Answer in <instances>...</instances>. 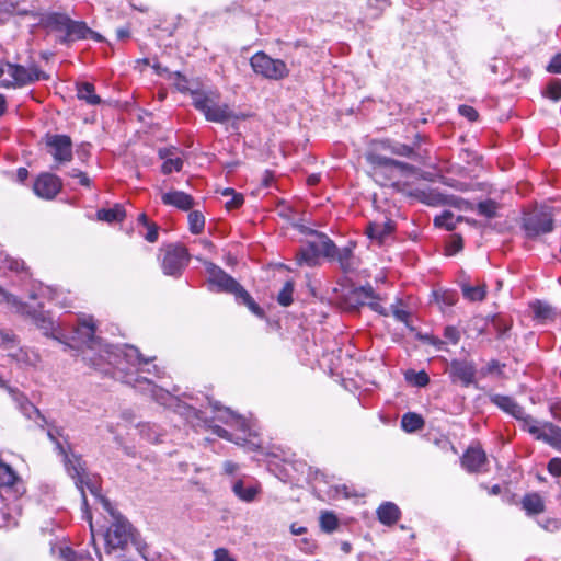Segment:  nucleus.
I'll list each match as a JSON object with an SVG mask.
<instances>
[{
  "label": "nucleus",
  "mask_w": 561,
  "mask_h": 561,
  "mask_svg": "<svg viewBox=\"0 0 561 561\" xmlns=\"http://www.w3.org/2000/svg\"><path fill=\"white\" fill-rule=\"evenodd\" d=\"M147 228V233L144 236V238L150 242L153 243L158 240L159 237V227L154 222H151Z\"/></svg>",
  "instance_id": "63"
},
{
  "label": "nucleus",
  "mask_w": 561,
  "mask_h": 561,
  "mask_svg": "<svg viewBox=\"0 0 561 561\" xmlns=\"http://www.w3.org/2000/svg\"><path fill=\"white\" fill-rule=\"evenodd\" d=\"M443 335L448 342H450L454 345L458 344V342L461 339V333L459 329L455 325L445 327Z\"/></svg>",
  "instance_id": "54"
},
{
  "label": "nucleus",
  "mask_w": 561,
  "mask_h": 561,
  "mask_svg": "<svg viewBox=\"0 0 561 561\" xmlns=\"http://www.w3.org/2000/svg\"><path fill=\"white\" fill-rule=\"evenodd\" d=\"M391 313L397 321L408 325L410 319V312L405 309L399 308L397 305L391 306Z\"/></svg>",
  "instance_id": "55"
},
{
  "label": "nucleus",
  "mask_w": 561,
  "mask_h": 561,
  "mask_svg": "<svg viewBox=\"0 0 561 561\" xmlns=\"http://www.w3.org/2000/svg\"><path fill=\"white\" fill-rule=\"evenodd\" d=\"M7 391L15 402L19 411L28 420L39 419L43 423H46L45 416L41 411L28 400V398L16 388L7 387Z\"/></svg>",
  "instance_id": "19"
},
{
  "label": "nucleus",
  "mask_w": 561,
  "mask_h": 561,
  "mask_svg": "<svg viewBox=\"0 0 561 561\" xmlns=\"http://www.w3.org/2000/svg\"><path fill=\"white\" fill-rule=\"evenodd\" d=\"M238 304H242L259 318H264V310L254 301L251 295L242 287L234 297Z\"/></svg>",
  "instance_id": "36"
},
{
  "label": "nucleus",
  "mask_w": 561,
  "mask_h": 561,
  "mask_svg": "<svg viewBox=\"0 0 561 561\" xmlns=\"http://www.w3.org/2000/svg\"><path fill=\"white\" fill-rule=\"evenodd\" d=\"M201 421L204 422L206 427H209L214 434L217 436L233 442L237 445L243 446L249 437L252 435H255V433L252 430L251 424L241 415L237 414L233 419V421L230 423L229 426L234 427L240 434H232L226 428L219 426V425H213L211 421L208 419H202Z\"/></svg>",
  "instance_id": "10"
},
{
  "label": "nucleus",
  "mask_w": 561,
  "mask_h": 561,
  "mask_svg": "<svg viewBox=\"0 0 561 561\" xmlns=\"http://www.w3.org/2000/svg\"><path fill=\"white\" fill-rule=\"evenodd\" d=\"M327 257L336 260L339 262L341 270L344 273H350L355 270V259L353 254V249L351 247H344L342 249H339L335 245L333 253L327 255Z\"/></svg>",
  "instance_id": "25"
},
{
  "label": "nucleus",
  "mask_w": 561,
  "mask_h": 561,
  "mask_svg": "<svg viewBox=\"0 0 561 561\" xmlns=\"http://www.w3.org/2000/svg\"><path fill=\"white\" fill-rule=\"evenodd\" d=\"M214 561H236L228 549L226 548H217L214 551Z\"/></svg>",
  "instance_id": "64"
},
{
  "label": "nucleus",
  "mask_w": 561,
  "mask_h": 561,
  "mask_svg": "<svg viewBox=\"0 0 561 561\" xmlns=\"http://www.w3.org/2000/svg\"><path fill=\"white\" fill-rule=\"evenodd\" d=\"M114 520L105 534V543L108 550L123 549L133 537V526L119 514H115L113 508L108 512Z\"/></svg>",
  "instance_id": "9"
},
{
  "label": "nucleus",
  "mask_w": 561,
  "mask_h": 561,
  "mask_svg": "<svg viewBox=\"0 0 561 561\" xmlns=\"http://www.w3.org/2000/svg\"><path fill=\"white\" fill-rule=\"evenodd\" d=\"M18 479L16 472L0 459V486H12Z\"/></svg>",
  "instance_id": "43"
},
{
  "label": "nucleus",
  "mask_w": 561,
  "mask_h": 561,
  "mask_svg": "<svg viewBox=\"0 0 561 561\" xmlns=\"http://www.w3.org/2000/svg\"><path fill=\"white\" fill-rule=\"evenodd\" d=\"M140 436L149 443L157 444L161 442L163 433L157 424L142 423L139 425Z\"/></svg>",
  "instance_id": "38"
},
{
  "label": "nucleus",
  "mask_w": 561,
  "mask_h": 561,
  "mask_svg": "<svg viewBox=\"0 0 561 561\" xmlns=\"http://www.w3.org/2000/svg\"><path fill=\"white\" fill-rule=\"evenodd\" d=\"M405 380L416 387H425L430 382V377L426 371H415L410 369L405 373Z\"/></svg>",
  "instance_id": "47"
},
{
  "label": "nucleus",
  "mask_w": 561,
  "mask_h": 561,
  "mask_svg": "<svg viewBox=\"0 0 561 561\" xmlns=\"http://www.w3.org/2000/svg\"><path fill=\"white\" fill-rule=\"evenodd\" d=\"M379 144L381 149L388 150L396 156L409 158L417 162L422 160L421 153L414 151L413 146L402 144L392 139H385L381 140Z\"/></svg>",
  "instance_id": "23"
},
{
  "label": "nucleus",
  "mask_w": 561,
  "mask_h": 561,
  "mask_svg": "<svg viewBox=\"0 0 561 561\" xmlns=\"http://www.w3.org/2000/svg\"><path fill=\"white\" fill-rule=\"evenodd\" d=\"M367 161L375 167L392 168L394 167L396 159L381 156L379 153L369 152L366 156Z\"/></svg>",
  "instance_id": "51"
},
{
  "label": "nucleus",
  "mask_w": 561,
  "mask_h": 561,
  "mask_svg": "<svg viewBox=\"0 0 561 561\" xmlns=\"http://www.w3.org/2000/svg\"><path fill=\"white\" fill-rule=\"evenodd\" d=\"M490 401L505 413L518 420L523 417L525 409L510 396L491 394Z\"/></svg>",
  "instance_id": "24"
},
{
  "label": "nucleus",
  "mask_w": 561,
  "mask_h": 561,
  "mask_svg": "<svg viewBox=\"0 0 561 561\" xmlns=\"http://www.w3.org/2000/svg\"><path fill=\"white\" fill-rule=\"evenodd\" d=\"M486 463V455L480 447H470L461 458V465L468 472H479Z\"/></svg>",
  "instance_id": "21"
},
{
  "label": "nucleus",
  "mask_w": 561,
  "mask_h": 561,
  "mask_svg": "<svg viewBox=\"0 0 561 561\" xmlns=\"http://www.w3.org/2000/svg\"><path fill=\"white\" fill-rule=\"evenodd\" d=\"M393 224L388 220L386 222H369L366 228L368 238L382 243L385 238L393 231Z\"/></svg>",
  "instance_id": "29"
},
{
  "label": "nucleus",
  "mask_w": 561,
  "mask_h": 561,
  "mask_svg": "<svg viewBox=\"0 0 561 561\" xmlns=\"http://www.w3.org/2000/svg\"><path fill=\"white\" fill-rule=\"evenodd\" d=\"M122 381L124 383L130 385L136 389L141 391H149L152 399L161 405L167 408L174 409L180 414L185 415L186 417L195 416L198 420H202V412L184 404L178 397L173 396L171 392L156 386L150 379L141 376H134L133 374H125L122 377Z\"/></svg>",
  "instance_id": "2"
},
{
  "label": "nucleus",
  "mask_w": 561,
  "mask_h": 561,
  "mask_svg": "<svg viewBox=\"0 0 561 561\" xmlns=\"http://www.w3.org/2000/svg\"><path fill=\"white\" fill-rule=\"evenodd\" d=\"M550 73H561V54H556L546 67Z\"/></svg>",
  "instance_id": "60"
},
{
  "label": "nucleus",
  "mask_w": 561,
  "mask_h": 561,
  "mask_svg": "<svg viewBox=\"0 0 561 561\" xmlns=\"http://www.w3.org/2000/svg\"><path fill=\"white\" fill-rule=\"evenodd\" d=\"M339 526V519L332 512H324L320 516V527L324 533H332Z\"/></svg>",
  "instance_id": "48"
},
{
  "label": "nucleus",
  "mask_w": 561,
  "mask_h": 561,
  "mask_svg": "<svg viewBox=\"0 0 561 561\" xmlns=\"http://www.w3.org/2000/svg\"><path fill=\"white\" fill-rule=\"evenodd\" d=\"M547 469L550 474H552L554 477H560L561 476V458L554 457V458L550 459L548 462Z\"/></svg>",
  "instance_id": "62"
},
{
  "label": "nucleus",
  "mask_w": 561,
  "mask_h": 561,
  "mask_svg": "<svg viewBox=\"0 0 561 561\" xmlns=\"http://www.w3.org/2000/svg\"><path fill=\"white\" fill-rule=\"evenodd\" d=\"M161 201L167 206H173L187 211L194 206V198L183 191H170L161 195Z\"/></svg>",
  "instance_id": "22"
},
{
  "label": "nucleus",
  "mask_w": 561,
  "mask_h": 561,
  "mask_svg": "<svg viewBox=\"0 0 561 561\" xmlns=\"http://www.w3.org/2000/svg\"><path fill=\"white\" fill-rule=\"evenodd\" d=\"M252 70L268 80H283L289 75V68L280 59H274L264 51H257L250 58Z\"/></svg>",
  "instance_id": "8"
},
{
  "label": "nucleus",
  "mask_w": 561,
  "mask_h": 561,
  "mask_svg": "<svg viewBox=\"0 0 561 561\" xmlns=\"http://www.w3.org/2000/svg\"><path fill=\"white\" fill-rule=\"evenodd\" d=\"M83 472H84V476H83L82 482H78L77 478H72V479L75 480L77 488H79L81 490L82 504H83L84 508L88 507L87 496L83 491V486L85 485L89 489L90 493L103 505L104 510L107 512H111V510H112L111 502L108 501V499H106L105 496H103L101 494L98 483L95 481H92L90 478H88L84 466H83Z\"/></svg>",
  "instance_id": "20"
},
{
  "label": "nucleus",
  "mask_w": 561,
  "mask_h": 561,
  "mask_svg": "<svg viewBox=\"0 0 561 561\" xmlns=\"http://www.w3.org/2000/svg\"><path fill=\"white\" fill-rule=\"evenodd\" d=\"M126 217L125 208L121 204H115L112 208H102L96 211V218L106 222L123 221Z\"/></svg>",
  "instance_id": "33"
},
{
  "label": "nucleus",
  "mask_w": 561,
  "mask_h": 561,
  "mask_svg": "<svg viewBox=\"0 0 561 561\" xmlns=\"http://www.w3.org/2000/svg\"><path fill=\"white\" fill-rule=\"evenodd\" d=\"M49 439L55 444L58 454L62 456L65 468L71 478H77L78 482L83 481V461L81 456L71 451L70 447H65L53 431L47 433Z\"/></svg>",
  "instance_id": "15"
},
{
  "label": "nucleus",
  "mask_w": 561,
  "mask_h": 561,
  "mask_svg": "<svg viewBox=\"0 0 561 561\" xmlns=\"http://www.w3.org/2000/svg\"><path fill=\"white\" fill-rule=\"evenodd\" d=\"M41 24L47 31L60 34L59 43L68 44L76 41V30L79 28L80 21L71 20L65 13L48 12L42 16Z\"/></svg>",
  "instance_id": "7"
},
{
  "label": "nucleus",
  "mask_w": 561,
  "mask_h": 561,
  "mask_svg": "<svg viewBox=\"0 0 561 561\" xmlns=\"http://www.w3.org/2000/svg\"><path fill=\"white\" fill-rule=\"evenodd\" d=\"M174 87L179 92L190 94L192 101L194 100V93L201 92L203 90V87L201 85L199 82L188 80L184 75H182L179 71L174 73Z\"/></svg>",
  "instance_id": "30"
},
{
  "label": "nucleus",
  "mask_w": 561,
  "mask_h": 561,
  "mask_svg": "<svg viewBox=\"0 0 561 561\" xmlns=\"http://www.w3.org/2000/svg\"><path fill=\"white\" fill-rule=\"evenodd\" d=\"M231 489L233 494L245 503L254 502L256 496L262 493L261 483L250 478L236 480Z\"/></svg>",
  "instance_id": "18"
},
{
  "label": "nucleus",
  "mask_w": 561,
  "mask_h": 561,
  "mask_svg": "<svg viewBox=\"0 0 561 561\" xmlns=\"http://www.w3.org/2000/svg\"><path fill=\"white\" fill-rule=\"evenodd\" d=\"M425 421L415 412H407L401 417V427L407 433H414L424 427Z\"/></svg>",
  "instance_id": "34"
},
{
  "label": "nucleus",
  "mask_w": 561,
  "mask_h": 561,
  "mask_svg": "<svg viewBox=\"0 0 561 561\" xmlns=\"http://www.w3.org/2000/svg\"><path fill=\"white\" fill-rule=\"evenodd\" d=\"M312 240H309L305 247H301L296 254L299 265L314 266L319 256L330 255L335 249V243L324 233L312 231Z\"/></svg>",
  "instance_id": "4"
},
{
  "label": "nucleus",
  "mask_w": 561,
  "mask_h": 561,
  "mask_svg": "<svg viewBox=\"0 0 561 561\" xmlns=\"http://www.w3.org/2000/svg\"><path fill=\"white\" fill-rule=\"evenodd\" d=\"M520 422V427L523 431L528 432L531 436H534L538 440V436L542 431V426H539L537 420H535L531 415L524 412L523 417L518 419Z\"/></svg>",
  "instance_id": "40"
},
{
  "label": "nucleus",
  "mask_w": 561,
  "mask_h": 561,
  "mask_svg": "<svg viewBox=\"0 0 561 561\" xmlns=\"http://www.w3.org/2000/svg\"><path fill=\"white\" fill-rule=\"evenodd\" d=\"M33 318L37 327L42 329L46 335L54 330V321L43 312L34 313Z\"/></svg>",
  "instance_id": "53"
},
{
  "label": "nucleus",
  "mask_w": 561,
  "mask_h": 561,
  "mask_svg": "<svg viewBox=\"0 0 561 561\" xmlns=\"http://www.w3.org/2000/svg\"><path fill=\"white\" fill-rule=\"evenodd\" d=\"M95 323L92 317H84L80 320L76 334L82 345V360L89 366L103 374H110L112 367H116L119 373H124L127 367L138 373H147L157 378L163 376L162 369L157 365L151 368H145L156 357H145L134 345L125 344L123 346L105 345L102 346L95 337Z\"/></svg>",
  "instance_id": "1"
},
{
  "label": "nucleus",
  "mask_w": 561,
  "mask_h": 561,
  "mask_svg": "<svg viewBox=\"0 0 561 561\" xmlns=\"http://www.w3.org/2000/svg\"><path fill=\"white\" fill-rule=\"evenodd\" d=\"M505 367L504 364H501L497 359H491L486 366L482 369L483 375H489L493 373L501 374L502 368Z\"/></svg>",
  "instance_id": "59"
},
{
  "label": "nucleus",
  "mask_w": 561,
  "mask_h": 561,
  "mask_svg": "<svg viewBox=\"0 0 561 561\" xmlns=\"http://www.w3.org/2000/svg\"><path fill=\"white\" fill-rule=\"evenodd\" d=\"M420 340L426 344L433 345L438 351L443 350L445 346V342L433 334L420 335Z\"/></svg>",
  "instance_id": "57"
},
{
  "label": "nucleus",
  "mask_w": 561,
  "mask_h": 561,
  "mask_svg": "<svg viewBox=\"0 0 561 561\" xmlns=\"http://www.w3.org/2000/svg\"><path fill=\"white\" fill-rule=\"evenodd\" d=\"M205 227V217L198 210L188 214V229L193 234H199Z\"/></svg>",
  "instance_id": "45"
},
{
  "label": "nucleus",
  "mask_w": 561,
  "mask_h": 561,
  "mask_svg": "<svg viewBox=\"0 0 561 561\" xmlns=\"http://www.w3.org/2000/svg\"><path fill=\"white\" fill-rule=\"evenodd\" d=\"M294 285L291 282H286L277 295V302L280 306L288 307L293 302Z\"/></svg>",
  "instance_id": "50"
},
{
  "label": "nucleus",
  "mask_w": 561,
  "mask_h": 561,
  "mask_svg": "<svg viewBox=\"0 0 561 561\" xmlns=\"http://www.w3.org/2000/svg\"><path fill=\"white\" fill-rule=\"evenodd\" d=\"M353 296L358 305L368 306L373 311L381 316H389L388 309L380 304L381 298L375 293L371 285L355 288Z\"/></svg>",
  "instance_id": "17"
},
{
  "label": "nucleus",
  "mask_w": 561,
  "mask_h": 561,
  "mask_svg": "<svg viewBox=\"0 0 561 561\" xmlns=\"http://www.w3.org/2000/svg\"><path fill=\"white\" fill-rule=\"evenodd\" d=\"M529 308L534 313V319L538 322L545 323L556 318V311L548 302L535 300L529 304Z\"/></svg>",
  "instance_id": "28"
},
{
  "label": "nucleus",
  "mask_w": 561,
  "mask_h": 561,
  "mask_svg": "<svg viewBox=\"0 0 561 561\" xmlns=\"http://www.w3.org/2000/svg\"><path fill=\"white\" fill-rule=\"evenodd\" d=\"M462 295L470 301H482L485 298V285L482 286H462Z\"/></svg>",
  "instance_id": "44"
},
{
  "label": "nucleus",
  "mask_w": 561,
  "mask_h": 561,
  "mask_svg": "<svg viewBox=\"0 0 561 561\" xmlns=\"http://www.w3.org/2000/svg\"><path fill=\"white\" fill-rule=\"evenodd\" d=\"M377 516L381 524L392 525L400 518V510L392 502H385L377 508Z\"/></svg>",
  "instance_id": "27"
},
{
  "label": "nucleus",
  "mask_w": 561,
  "mask_h": 561,
  "mask_svg": "<svg viewBox=\"0 0 561 561\" xmlns=\"http://www.w3.org/2000/svg\"><path fill=\"white\" fill-rule=\"evenodd\" d=\"M238 304H242L259 318H264V310L254 301L251 295L242 287L234 297Z\"/></svg>",
  "instance_id": "37"
},
{
  "label": "nucleus",
  "mask_w": 561,
  "mask_h": 561,
  "mask_svg": "<svg viewBox=\"0 0 561 561\" xmlns=\"http://www.w3.org/2000/svg\"><path fill=\"white\" fill-rule=\"evenodd\" d=\"M7 73L11 77V80L3 79L0 81V87L4 89L22 88L39 80L49 79V76L36 65L24 67L19 64L7 62Z\"/></svg>",
  "instance_id": "5"
},
{
  "label": "nucleus",
  "mask_w": 561,
  "mask_h": 561,
  "mask_svg": "<svg viewBox=\"0 0 561 561\" xmlns=\"http://www.w3.org/2000/svg\"><path fill=\"white\" fill-rule=\"evenodd\" d=\"M462 220H465L462 216L455 217L450 210H444L440 215L434 218V225L438 228L451 231L456 228L457 222Z\"/></svg>",
  "instance_id": "35"
},
{
  "label": "nucleus",
  "mask_w": 561,
  "mask_h": 561,
  "mask_svg": "<svg viewBox=\"0 0 561 561\" xmlns=\"http://www.w3.org/2000/svg\"><path fill=\"white\" fill-rule=\"evenodd\" d=\"M59 554L64 561H95L89 552H77L69 547H60Z\"/></svg>",
  "instance_id": "41"
},
{
  "label": "nucleus",
  "mask_w": 561,
  "mask_h": 561,
  "mask_svg": "<svg viewBox=\"0 0 561 561\" xmlns=\"http://www.w3.org/2000/svg\"><path fill=\"white\" fill-rule=\"evenodd\" d=\"M244 203V197L240 193H233L231 195V198L226 202V208L227 209H237Z\"/></svg>",
  "instance_id": "61"
},
{
  "label": "nucleus",
  "mask_w": 561,
  "mask_h": 561,
  "mask_svg": "<svg viewBox=\"0 0 561 561\" xmlns=\"http://www.w3.org/2000/svg\"><path fill=\"white\" fill-rule=\"evenodd\" d=\"M458 112L461 116L466 117L470 122H474L478 119V112L474 107L470 105L462 104L458 107Z\"/></svg>",
  "instance_id": "56"
},
{
  "label": "nucleus",
  "mask_w": 561,
  "mask_h": 561,
  "mask_svg": "<svg viewBox=\"0 0 561 561\" xmlns=\"http://www.w3.org/2000/svg\"><path fill=\"white\" fill-rule=\"evenodd\" d=\"M477 213L480 216L492 219L497 216L499 204L494 199H485L477 204Z\"/></svg>",
  "instance_id": "42"
},
{
  "label": "nucleus",
  "mask_w": 561,
  "mask_h": 561,
  "mask_svg": "<svg viewBox=\"0 0 561 561\" xmlns=\"http://www.w3.org/2000/svg\"><path fill=\"white\" fill-rule=\"evenodd\" d=\"M44 141L48 153L54 158L56 168L72 160V140L68 135L46 134Z\"/></svg>",
  "instance_id": "11"
},
{
  "label": "nucleus",
  "mask_w": 561,
  "mask_h": 561,
  "mask_svg": "<svg viewBox=\"0 0 561 561\" xmlns=\"http://www.w3.org/2000/svg\"><path fill=\"white\" fill-rule=\"evenodd\" d=\"M206 272L208 274L210 289L216 287V291L232 294L236 297L243 287L232 276L214 263L206 264Z\"/></svg>",
  "instance_id": "14"
},
{
  "label": "nucleus",
  "mask_w": 561,
  "mask_h": 561,
  "mask_svg": "<svg viewBox=\"0 0 561 561\" xmlns=\"http://www.w3.org/2000/svg\"><path fill=\"white\" fill-rule=\"evenodd\" d=\"M542 95L548 98L554 102L561 100V80L552 79L547 84L546 89L542 91Z\"/></svg>",
  "instance_id": "49"
},
{
  "label": "nucleus",
  "mask_w": 561,
  "mask_h": 561,
  "mask_svg": "<svg viewBox=\"0 0 561 561\" xmlns=\"http://www.w3.org/2000/svg\"><path fill=\"white\" fill-rule=\"evenodd\" d=\"M183 168V160L180 157L168 158L163 161L161 172L163 174H170L173 171L180 172Z\"/></svg>",
  "instance_id": "52"
},
{
  "label": "nucleus",
  "mask_w": 561,
  "mask_h": 561,
  "mask_svg": "<svg viewBox=\"0 0 561 561\" xmlns=\"http://www.w3.org/2000/svg\"><path fill=\"white\" fill-rule=\"evenodd\" d=\"M78 27L79 28L76 30V33H77L76 41L87 39V38H92L95 42L104 41V37L100 33L90 28L85 22L80 21V25H78Z\"/></svg>",
  "instance_id": "46"
},
{
  "label": "nucleus",
  "mask_w": 561,
  "mask_h": 561,
  "mask_svg": "<svg viewBox=\"0 0 561 561\" xmlns=\"http://www.w3.org/2000/svg\"><path fill=\"white\" fill-rule=\"evenodd\" d=\"M446 373L451 383H460L465 388L476 385L477 366L472 360L454 358L448 363Z\"/></svg>",
  "instance_id": "13"
},
{
  "label": "nucleus",
  "mask_w": 561,
  "mask_h": 561,
  "mask_svg": "<svg viewBox=\"0 0 561 561\" xmlns=\"http://www.w3.org/2000/svg\"><path fill=\"white\" fill-rule=\"evenodd\" d=\"M192 104L211 123L225 124L240 118L227 103H220V93L217 90L203 88L201 92L194 93Z\"/></svg>",
  "instance_id": "3"
},
{
  "label": "nucleus",
  "mask_w": 561,
  "mask_h": 561,
  "mask_svg": "<svg viewBox=\"0 0 561 561\" xmlns=\"http://www.w3.org/2000/svg\"><path fill=\"white\" fill-rule=\"evenodd\" d=\"M538 440H542L556 449H561V427L550 422L543 423Z\"/></svg>",
  "instance_id": "26"
},
{
  "label": "nucleus",
  "mask_w": 561,
  "mask_h": 561,
  "mask_svg": "<svg viewBox=\"0 0 561 561\" xmlns=\"http://www.w3.org/2000/svg\"><path fill=\"white\" fill-rule=\"evenodd\" d=\"M190 262V254L185 247L171 244L165 249L162 260V271L168 276L180 277Z\"/></svg>",
  "instance_id": "12"
},
{
  "label": "nucleus",
  "mask_w": 561,
  "mask_h": 561,
  "mask_svg": "<svg viewBox=\"0 0 561 561\" xmlns=\"http://www.w3.org/2000/svg\"><path fill=\"white\" fill-rule=\"evenodd\" d=\"M77 98L89 105L101 104V98L95 93V88L91 82H79L76 84Z\"/></svg>",
  "instance_id": "31"
},
{
  "label": "nucleus",
  "mask_w": 561,
  "mask_h": 561,
  "mask_svg": "<svg viewBox=\"0 0 561 561\" xmlns=\"http://www.w3.org/2000/svg\"><path fill=\"white\" fill-rule=\"evenodd\" d=\"M62 188L61 179L50 172L41 173L34 181L33 191L43 199H54Z\"/></svg>",
  "instance_id": "16"
},
{
  "label": "nucleus",
  "mask_w": 561,
  "mask_h": 561,
  "mask_svg": "<svg viewBox=\"0 0 561 561\" xmlns=\"http://www.w3.org/2000/svg\"><path fill=\"white\" fill-rule=\"evenodd\" d=\"M522 507L528 515H537L545 512V502L540 494L534 492L526 494L522 500Z\"/></svg>",
  "instance_id": "32"
},
{
  "label": "nucleus",
  "mask_w": 561,
  "mask_h": 561,
  "mask_svg": "<svg viewBox=\"0 0 561 561\" xmlns=\"http://www.w3.org/2000/svg\"><path fill=\"white\" fill-rule=\"evenodd\" d=\"M209 404L213 408V412L215 413L214 419L225 423L228 426L237 415V413H234L227 407H222L218 401H209Z\"/></svg>",
  "instance_id": "39"
},
{
  "label": "nucleus",
  "mask_w": 561,
  "mask_h": 561,
  "mask_svg": "<svg viewBox=\"0 0 561 561\" xmlns=\"http://www.w3.org/2000/svg\"><path fill=\"white\" fill-rule=\"evenodd\" d=\"M68 175L75 179L79 180V183L82 186L90 187L91 186V180L87 175L85 172L79 170V169H72L70 172H68Z\"/></svg>",
  "instance_id": "58"
},
{
  "label": "nucleus",
  "mask_w": 561,
  "mask_h": 561,
  "mask_svg": "<svg viewBox=\"0 0 561 561\" xmlns=\"http://www.w3.org/2000/svg\"><path fill=\"white\" fill-rule=\"evenodd\" d=\"M522 227L530 239L550 233L554 229L553 214L549 207H536L524 215Z\"/></svg>",
  "instance_id": "6"
}]
</instances>
